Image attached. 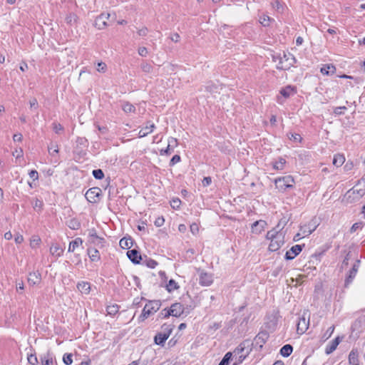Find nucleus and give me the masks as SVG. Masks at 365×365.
Here are the masks:
<instances>
[{"instance_id":"f257e3e1","label":"nucleus","mask_w":365,"mask_h":365,"mask_svg":"<svg viewBox=\"0 0 365 365\" xmlns=\"http://www.w3.org/2000/svg\"><path fill=\"white\" fill-rule=\"evenodd\" d=\"M272 59L277 62V68L281 70H288L296 63L294 56L290 53L283 52L282 54L273 55Z\"/></svg>"},{"instance_id":"f03ea898","label":"nucleus","mask_w":365,"mask_h":365,"mask_svg":"<svg viewBox=\"0 0 365 365\" xmlns=\"http://www.w3.org/2000/svg\"><path fill=\"white\" fill-rule=\"evenodd\" d=\"M267 239L270 240L269 250L272 252L278 250L284 244V236L278 230H272L267 233Z\"/></svg>"},{"instance_id":"7ed1b4c3","label":"nucleus","mask_w":365,"mask_h":365,"mask_svg":"<svg viewBox=\"0 0 365 365\" xmlns=\"http://www.w3.org/2000/svg\"><path fill=\"white\" fill-rule=\"evenodd\" d=\"M365 194V178L359 180L356 185L349 190L346 195L352 201L359 200Z\"/></svg>"},{"instance_id":"20e7f679","label":"nucleus","mask_w":365,"mask_h":365,"mask_svg":"<svg viewBox=\"0 0 365 365\" xmlns=\"http://www.w3.org/2000/svg\"><path fill=\"white\" fill-rule=\"evenodd\" d=\"M310 314L309 311L304 310L300 317L297 326L298 334H304L308 329L309 324Z\"/></svg>"},{"instance_id":"39448f33","label":"nucleus","mask_w":365,"mask_h":365,"mask_svg":"<svg viewBox=\"0 0 365 365\" xmlns=\"http://www.w3.org/2000/svg\"><path fill=\"white\" fill-rule=\"evenodd\" d=\"M162 328L163 331L155 335L154 341L156 344L163 346L173 331V327L171 325H164Z\"/></svg>"},{"instance_id":"423d86ee","label":"nucleus","mask_w":365,"mask_h":365,"mask_svg":"<svg viewBox=\"0 0 365 365\" xmlns=\"http://www.w3.org/2000/svg\"><path fill=\"white\" fill-rule=\"evenodd\" d=\"M294 182L293 178L290 175L279 178L274 180L276 187L279 191H284L287 188L292 187Z\"/></svg>"},{"instance_id":"0eeeda50","label":"nucleus","mask_w":365,"mask_h":365,"mask_svg":"<svg viewBox=\"0 0 365 365\" xmlns=\"http://www.w3.org/2000/svg\"><path fill=\"white\" fill-rule=\"evenodd\" d=\"M160 307L159 301H153L147 304L143 310L144 317H148L150 314L156 312Z\"/></svg>"},{"instance_id":"6e6552de","label":"nucleus","mask_w":365,"mask_h":365,"mask_svg":"<svg viewBox=\"0 0 365 365\" xmlns=\"http://www.w3.org/2000/svg\"><path fill=\"white\" fill-rule=\"evenodd\" d=\"M199 282L202 286H210L213 282V275L203 270H200Z\"/></svg>"},{"instance_id":"1a4fd4ad","label":"nucleus","mask_w":365,"mask_h":365,"mask_svg":"<svg viewBox=\"0 0 365 365\" xmlns=\"http://www.w3.org/2000/svg\"><path fill=\"white\" fill-rule=\"evenodd\" d=\"M101 192L100 188L92 187L86 192L85 197L90 202L95 203L98 201Z\"/></svg>"},{"instance_id":"9d476101","label":"nucleus","mask_w":365,"mask_h":365,"mask_svg":"<svg viewBox=\"0 0 365 365\" xmlns=\"http://www.w3.org/2000/svg\"><path fill=\"white\" fill-rule=\"evenodd\" d=\"M88 242L96 245H103L104 239L97 235L95 229L88 230Z\"/></svg>"},{"instance_id":"9b49d317","label":"nucleus","mask_w":365,"mask_h":365,"mask_svg":"<svg viewBox=\"0 0 365 365\" xmlns=\"http://www.w3.org/2000/svg\"><path fill=\"white\" fill-rule=\"evenodd\" d=\"M302 247H304V245H297L290 248L285 254V258L287 259H293L297 255H298L301 251L302 250Z\"/></svg>"},{"instance_id":"f8f14e48","label":"nucleus","mask_w":365,"mask_h":365,"mask_svg":"<svg viewBox=\"0 0 365 365\" xmlns=\"http://www.w3.org/2000/svg\"><path fill=\"white\" fill-rule=\"evenodd\" d=\"M110 17L109 14H101L95 21V26L98 29H103L107 26L106 20Z\"/></svg>"},{"instance_id":"ddd939ff","label":"nucleus","mask_w":365,"mask_h":365,"mask_svg":"<svg viewBox=\"0 0 365 365\" xmlns=\"http://www.w3.org/2000/svg\"><path fill=\"white\" fill-rule=\"evenodd\" d=\"M316 222L310 221L307 225L300 227V232L302 233L303 237L309 236L316 230Z\"/></svg>"},{"instance_id":"4468645a","label":"nucleus","mask_w":365,"mask_h":365,"mask_svg":"<svg viewBox=\"0 0 365 365\" xmlns=\"http://www.w3.org/2000/svg\"><path fill=\"white\" fill-rule=\"evenodd\" d=\"M183 312V306L180 303H175L172 304L170 308V312H168V314H171V316L178 317L181 316Z\"/></svg>"},{"instance_id":"2eb2a0df","label":"nucleus","mask_w":365,"mask_h":365,"mask_svg":"<svg viewBox=\"0 0 365 365\" xmlns=\"http://www.w3.org/2000/svg\"><path fill=\"white\" fill-rule=\"evenodd\" d=\"M266 225L267 223L264 220H258L255 222L252 225V232L256 234L261 233L264 230Z\"/></svg>"},{"instance_id":"dca6fc26","label":"nucleus","mask_w":365,"mask_h":365,"mask_svg":"<svg viewBox=\"0 0 365 365\" xmlns=\"http://www.w3.org/2000/svg\"><path fill=\"white\" fill-rule=\"evenodd\" d=\"M127 256L135 264H138L142 259L141 255L135 249L128 251Z\"/></svg>"},{"instance_id":"f3484780","label":"nucleus","mask_w":365,"mask_h":365,"mask_svg":"<svg viewBox=\"0 0 365 365\" xmlns=\"http://www.w3.org/2000/svg\"><path fill=\"white\" fill-rule=\"evenodd\" d=\"M41 279V275L38 272H30L28 277V282L31 284H38Z\"/></svg>"},{"instance_id":"a211bd4d","label":"nucleus","mask_w":365,"mask_h":365,"mask_svg":"<svg viewBox=\"0 0 365 365\" xmlns=\"http://www.w3.org/2000/svg\"><path fill=\"white\" fill-rule=\"evenodd\" d=\"M149 125H145L143 127L141 130H140L138 133V136L140 138H143L148 135L149 133H151L153 131V129L155 128V124L154 123H150Z\"/></svg>"},{"instance_id":"6ab92c4d","label":"nucleus","mask_w":365,"mask_h":365,"mask_svg":"<svg viewBox=\"0 0 365 365\" xmlns=\"http://www.w3.org/2000/svg\"><path fill=\"white\" fill-rule=\"evenodd\" d=\"M339 342H340V338H339V336H337L334 340H332L329 343V344H328L327 346L326 349H325V353L327 354H330L331 353H332L336 349Z\"/></svg>"},{"instance_id":"aec40b11","label":"nucleus","mask_w":365,"mask_h":365,"mask_svg":"<svg viewBox=\"0 0 365 365\" xmlns=\"http://www.w3.org/2000/svg\"><path fill=\"white\" fill-rule=\"evenodd\" d=\"M77 288L82 294H88L91 291L90 283L87 282H81L78 283Z\"/></svg>"},{"instance_id":"412c9836","label":"nucleus","mask_w":365,"mask_h":365,"mask_svg":"<svg viewBox=\"0 0 365 365\" xmlns=\"http://www.w3.org/2000/svg\"><path fill=\"white\" fill-rule=\"evenodd\" d=\"M83 240L80 237H77L75 240L71 241L68 246V252H73L76 248L82 245Z\"/></svg>"},{"instance_id":"4be33fe9","label":"nucleus","mask_w":365,"mask_h":365,"mask_svg":"<svg viewBox=\"0 0 365 365\" xmlns=\"http://www.w3.org/2000/svg\"><path fill=\"white\" fill-rule=\"evenodd\" d=\"M336 71V68L332 64L325 65L321 68V72L324 75L334 74Z\"/></svg>"},{"instance_id":"5701e85b","label":"nucleus","mask_w":365,"mask_h":365,"mask_svg":"<svg viewBox=\"0 0 365 365\" xmlns=\"http://www.w3.org/2000/svg\"><path fill=\"white\" fill-rule=\"evenodd\" d=\"M88 255L91 261L95 262L100 259V255L98 250L94 248L88 249Z\"/></svg>"},{"instance_id":"b1692460","label":"nucleus","mask_w":365,"mask_h":365,"mask_svg":"<svg viewBox=\"0 0 365 365\" xmlns=\"http://www.w3.org/2000/svg\"><path fill=\"white\" fill-rule=\"evenodd\" d=\"M119 245L123 249H129L133 245V240L131 238L123 237L120 240Z\"/></svg>"},{"instance_id":"393cba45","label":"nucleus","mask_w":365,"mask_h":365,"mask_svg":"<svg viewBox=\"0 0 365 365\" xmlns=\"http://www.w3.org/2000/svg\"><path fill=\"white\" fill-rule=\"evenodd\" d=\"M280 93L284 97L288 98L295 93V90L292 86H289L282 89Z\"/></svg>"},{"instance_id":"a878e982","label":"nucleus","mask_w":365,"mask_h":365,"mask_svg":"<svg viewBox=\"0 0 365 365\" xmlns=\"http://www.w3.org/2000/svg\"><path fill=\"white\" fill-rule=\"evenodd\" d=\"M293 351V348L290 344H286L280 349V354L285 357L289 356Z\"/></svg>"},{"instance_id":"bb28decb","label":"nucleus","mask_w":365,"mask_h":365,"mask_svg":"<svg viewBox=\"0 0 365 365\" xmlns=\"http://www.w3.org/2000/svg\"><path fill=\"white\" fill-rule=\"evenodd\" d=\"M272 21H274V19L265 14H263L259 18V22L264 26H269V24Z\"/></svg>"},{"instance_id":"cd10ccee","label":"nucleus","mask_w":365,"mask_h":365,"mask_svg":"<svg viewBox=\"0 0 365 365\" xmlns=\"http://www.w3.org/2000/svg\"><path fill=\"white\" fill-rule=\"evenodd\" d=\"M345 161V158L342 155H336L333 159V164L336 167L341 166Z\"/></svg>"},{"instance_id":"c85d7f7f","label":"nucleus","mask_w":365,"mask_h":365,"mask_svg":"<svg viewBox=\"0 0 365 365\" xmlns=\"http://www.w3.org/2000/svg\"><path fill=\"white\" fill-rule=\"evenodd\" d=\"M41 363L42 365H53V357L49 352H48L46 354H44V356L41 357Z\"/></svg>"},{"instance_id":"c756f323","label":"nucleus","mask_w":365,"mask_h":365,"mask_svg":"<svg viewBox=\"0 0 365 365\" xmlns=\"http://www.w3.org/2000/svg\"><path fill=\"white\" fill-rule=\"evenodd\" d=\"M51 255L60 257L63 253V250L58 245H53L50 248Z\"/></svg>"},{"instance_id":"7c9ffc66","label":"nucleus","mask_w":365,"mask_h":365,"mask_svg":"<svg viewBox=\"0 0 365 365\" xmlns=\"http://www.w3.org/2000/svg\"><path fill=\"white\" fill-rule=\"evenodd\" d=\"M349 361L351 365L359 364L357 352L352 350L349 355Z\"/></svg>"},{"instance_id":"2f4dec72","label":"nucleus","mask_w":365,"mask_h":365,"mask_svg":"<svg viewBox=\"0 0 365 365\" xmlns=\"http://www.w3.org/2000/svg\"><path fill=\"white\" fill-rule=\"evenodd\" d=\"M122 109L126 113H134L135 111L134 106L128 102L123 103L122 105Z\"/></svg>"},{"instance_id":"473e14b6","label":"nucleus","mask_w":365,"mask_h":365,"mask_svg":"<svg viewBox=\"0 0 365 365\" xmlns=\"http://www.w3.org/2000/svg\"><path fill=\"white\" fill-rule=\"evenodd\" d=\"M140 68L143 72L147 73H150L153 71V68L152 65L147 62H143L140 64Z\"/></svg>"},{"instance_id":"72a5a7b5","label":"nucleus","mask_w":365,"mask_h":365,"mask_svg":"<svg viewBox=\"0 0 365 365\" xmlns=\"http://www.w3.org/2000/svg\"><path fill=\"white\" fill-rule=\"evenodd\" d=\"M68 226L72 230H78L79 229L81 224L76 219H71L68 222Z\"/></svg>"},{"instance_id":"f704fd0d","label":"nucleus","mask_w":365,"mask_h":365,"mask_svg":"<svg viewBox=\"0 0 365 365\" xmlns=\"http://www.w3.org/2000/svg\"><path fill=\"white\" fill-rule=\"evenodd\" d=\"M108 314L115 315L118 312V306L117 304L109 305L106 308Z\"/></svg>"},{"instance_id":"c9c22d12","label":"nucleus","mask_w":365,"mask_h":365,"mask_svg":"<svg viewBox=\"0 0 365 365\" xmlns=\"http://www.w3.org/2000/svg\"><path fill=\"white\" fill-rule=\"evenodd\" d=\"M287 223V219L286 218H282L279 221V222L277 225V226L273 230H278V233H280L281 230L284 227V226L286 225Z\"/></svg>"},{"instance_id":"e433bc0d","label":"nucleus","mask_w":365,"mask_h":365,"mask_svg":"<svg viewBox=\"0 0 365 365\" xmlns=\"http://www.w3.org/2000/svg\"><path fill=\"white\" fill-rule=\"evenodd\" d=\"M358 270V266L356 264H354L352 267V269L349 272V275L346 279V282H350L352 279L355 277L356 272Z\"/></svg>"},{"instance_id":"4c0bfd02","label":"nucleus","mask_w":365,"mask_h":365,"mask_svg":"<svg viewBox=\"0 0 365 365\" xmlns=\"http://www.w3.org/2000/svg\"><path fill=\"white\" fill-rule=\"evenodd\" d=\"M178 284L173 279H170L167 285V289L169 292L178 289Z\"/></svg>"},{"instance_id":"58836bf2","label":"nucleus","mask_w":365,"mask_h":365,"mask_svg":"<svg viewBox=\"0 0 365 365\" xmlns=\"http://www.w3.org/2000/svg\"><path fill=\"white\" fill-rule=\"evenodd\" d=\"M232 354L231 352H227L225 355V356L223 357L222 361L220 362L219 365H228L229 361L232 358Z\"/></svg>"},{"instance_id":"ea45409f","label":"nucleus","mask_w":365,"mask_h":365,"mask_svg":"<svg viewBox=\"0 0 365 365\" xmlns=\"http://www.w3.org/2000/svg\"><path fill=\"white\" fill-rule=\"evenodd\" d=\"M48 153L51 155H54L58 153V148L56 145L51 143L48 147Z\"/></svg>"},{"instance_id":"a19ab883","label":"nucleus","mask_w":365,"mask_h":365,"mask_svg":"<svg viewBox=\"0 0 365 365\" xmlns=\"http://www.w3.org/2000/svg\"><path fill=\"white\" fill-rule=\"evenodd\" d=\"M72 354H65L63 356V361L66 365H71L73 363Z\"/></svg>"},{"instance_id":"79ce46f5","label":"nucleus","mask_w":365,"mask_h":365,"mask_svg":"<svg viewBox=\"0 0 365 365\" xmlns=\"http://www.w3.org/2000/svg\"><path fill=\"white\" fill-rule=\"evenodd\" d=\"M93 175L95 178L98 180L103 179L104 177L103 172L101 169L93 170Z\"/></svg>"},{"instance_id":"37998d69","label":"nucleus","mask_w":365,"mask_h":365,"mask_svg":"<svg viewBox=\"0 0 365 365\" xmlns=\"http://www.w3.org/2000/svg\"><path fill=\"white\" fill-rule=\"evenodd\" d=\"M285 163L286 161L284 159L280 158L279 162L276 163L273 167L275 170H282Z\"/></svg>"},{"instance_id":"c03bdc74","label":"nucleus","mask_w":365,"mask_h":365,"mask_svg":"<svg viewBox=\"0 0 365 365\" xmlns=\"http://www.w3.org/2000/svg\"><path fill=\"white\" fill-rule=\"evenodd\" d=\"M272 7L277 11H279V12L282 11V10H283L282 4L278 0H276L275 1H274L272 4Z\"/></svg>"},{"instance_id":"a18cd8bd","label":"nucleus","mask_w":365,"mask_h":365,"mask_svg":"<svg viewBox=\"0 0 365 365\" xmlns=\"http://www.w3.org/2000/svg\"><path fill=\"white\" fill-rule=\"evenodd\" d=\"M145 263L150 268H155L158 265V262L152 259H145Z\"/></svg>"},{"instance_id":"49530a36","label":"nucleus","mask_w":365,"mask_h":365,"mask_svg":"<svg viewBox=\"0 0 365 365\" xmlns=\"http://www.w3.org/2000/svg\"><path fill=\"white\" fill-rule=\"evenodd\" d=\"M181 201L179 198L173 199L170 202V205L173 209H178L180 207Z\"/></svg>"},{"instance_id":"de8ad7c7","label":"nucleus","mask_w":365,"mask_h":365,"mask_svg":"<svg viewBox=\"0 0 365 365\" xmlns=\"http://www.w3.org/2000/svg\"><path fill=\"white\" fill-rule=\"evenodd\" d=\"M43 207V202L39 200L38 199L36 198L33 202V207L36 209H38L39 210H41Z\"/></svg>"},{"instance_id":"09e8293b","label":"nucleus","mask_w":365,"mask_h":365,"mask_svg":"<svg viewBox=\"0 0 365 365\" xmlns=\"http://www.w3.org/2000/svg\"><path fill=\"white\" fill-rule=\"evenodd\" d=\"M106 64L103 62H99L97 65V71L98 72L105 73L106 71Z\"/></svg>"},{"instance_id":"8fccbe9b","label":"nucleus","mask_w":365,"mask_h":365,"mask_svg":"<svg viewBox=\"0 0 365 365\" xmlns=\"http://www.w3.org/2000/svg\"><path fill=\"white\" fill-rule=\"evenodd\" d=\"M29 105L31 109H37L38 104L36 98H33L29 101Z\"/></svg>"},{"instance_id":"3c124183","label":"nucleus","mask_w":365,"mask_h":365,"mask_svg":"<svg viewBox=\"0 0 365 365\" xmlns=\"http://www.w3.org/2000/svg\"><path fill=\"white\" fill-rule=\"evenodd\" d=\"M53 130L56 133H59L61 131L63 130V128L61 124L54 123L53 124Z\"/></svg>"},{"instance_id":"603ef678","label":"nucleus","mask_w":365,"mask_h":365,"mask_svg":"<svg viewBox=\"0 0 365 365\" xmlns=\"http://www.w3.org/2000/svg\"><path fill=\"white\" fill-rule=\"evenodd\" d=\"M288 137L290 140H293L294 141L301 142L302 140L300 135L297 133H291L290 135H288Z\"/></svg>"},{"instance_id":"864d4df0","label":"nucleus","mask_w":365,"mask_h":365,"mask_svg":"<svg viewBox=\"0 0 365 365\" xmlns=\"http://www.w3.org/2000/svg\"><path fill=\"white\" fill-rule=\"evenodd\" d=\"M28 361L32 364V365H35L36 364H37L38 362V359H37V357L34 355V354H30L29 356H28Z\"/></svg>"},{"instance_id":"5fc2aeb1","label":"nucleus","mask_w":365,"mask_h":365,"mask_svg":"<svg viewBox=\"0 0 365 365\" xmlns=\"http://www.w3.org/2000/svg\"><path fill=\"white\" fill-rule=\"evenodd\" d=\"M180 161V157L178 155H175L170 161V165L173 166Z\"/></svg>"},{"instance_id":"6e6d98bb","label":"nucleus","mask_w":365,"mask_h":365,"mask_svg":"<svg viewBox=\"0 0 365 365\" xmlns=\"http://www.w3.org/2000/svg\"><path fill=\"white\" fill-rule=\"evenodd\" d=\"M173 151V148L168 145L165 150L162 149L160 150V155H170Z\"/></svg>"},{"instance_id":"4d7b16f0","label":"nucleus","mask_w":365,"mask_h":365,"mask_svg":"<svg viewBox=\"0 0 365 365\" xmlns=\"http://www.w3.org/2000/svg\"><path fill=\"white\" fill-rule=\"evenodd\" d=\"M138 54L140 56H146L148 53L147 48L145 47H143H143H140L138 48Z\"/></svg>"},{"instance_id":"13d9d810","label":"nucleus","mask_w":365,"mask_h":365,"mask_svg":"<svg viewBox=\"0 0 365 365\" xmlns=\"http://www.w3.org/2000/svg\"><path fill=\"white\" fill-rule=\"evenodd\" d=\"M211 182H212V179L210 177H205L202 182V185L204 187H207V186L210 185L211 184Z\"/></svg>"},{"instance_id":"bf43d9fd","label":"nucleus","mask_w":365,"mask_h":365,"mask_svg":"<svg viewBox=\"0 0 365 365\" xmlns=\"http://www.w3.org/2000/svg\"><path fill=\"white\" fill-rule=\"evenodd\" d=\"M190 231L192 234L195 235L196 233L198 232L199 231V227H198V225L196 224V223H192L191 225H190Z\"/></svg>"},{"instance_id":"052dcab7","label":"nucleus","mask_w":365,"mask_h":365,"mask_svg":"<svg viewBox=\"0 0 365 365\" xmlns=\"http://www.w3.org/2000/svg\"><path fill=\"white\" fill-rule=\"evenodd\" d=\"M170 147L174 148L175 147L177 146V139L176 138H170L169 140H168V145Z\"/></svg>"},{"instance_id":"680f3d73","label":"nucleus","mask_w":365,"mask_h":365,"mask_svg":"<svg viewBox=\"0 0 365 365\" xmlns=\"http://www.w3.org/2000/svg\"><path fill=\"white\" fill-rule=\"evenodd\" d=\"M165 222V220L163 217H158L155 221V225L157 227H161Z\"/></svg>"},{"instance_id":"e2e57ef3","label":"nucleus","mask_w":365,"mask_h":365,"mask_svg":"<svg viewBox=\"0 0 365 365\" xmlns=\"http://www.w3.org/2000/svg\"><path fill=\"white\" fill-rule=\"evenodd\" d=\"M138 34L140 36H145L148 34V29L144 27L138 30Z\"/></svg>"},{"instance_id":"0e129e2a","label":"nucleus","mask_w":365,"mask_h":365,"mask_svg":"<svg viewBox=\"0 0 365 365\" xmlns=\"http://www.w3.org/2000/svg\"><path fill=\"white\" fill-rule=\"evenodd\" d=\"M13 155L15 156L16 158H19L23 155V150L22 149L19 150H15L13 152Z\"/></svg>"},{"instance_id":"69168bd1","label":"nucleus","mask_w":365,"mask_h":365,"mask_svg":"<svg viewBox=\"0 0 365 365\" xmlns=\"http://www.w3.org/2000/svg\"><path fill=\"white\" fill-rule=\"evenodd\" d=\"M346 108L345 106H342V107H336L334 110V113L336 115H341L342 114V110H346Z\"/></svg>"},{"instance_id":"338daca9","label":"nucleus","mask_w":365,"mask_h":365,"mask_svg":"<svg viewBox=\"0 0 365 365\" xmlns=\"http://www.w3.org/2000/svg\"><path fill=\"white\" fill-rule=\"evenodd\" d=\"M13 139L14 141L21 142L23 139V136L20 133L14 134L13 136Z\"/></svg>"},{"instance_id":"774afa93","label":"nucleus","mask_w":365,"mask_h":365,"mask_svg":"<svg viewBox=\"0 0 365 365\" xmlns=\"http://www.w3.org/2000/svg\"><path fill=\"white\" fill-rule=\"evenodd\" d=\"M170 39L174 42H178L180 40V35L175 33L170 36Z\"/></svg>"}]
</instances>
